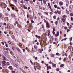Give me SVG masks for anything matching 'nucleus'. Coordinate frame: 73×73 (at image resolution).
Here are the masks:
<instances>
[{
	"mask_svg": "<svg viewBox=\"0 0 73 73\" xmlns=\"http://www.w3.org/2000/svg\"><path fill=\"white\" fill-rule=\"evenodd\" d=\"M44 23H46V20H45V19H44Z\"/></svg>",
	"mask_w": 73,
	"mask_h": 73,
	"instance_id": "nucleus-51",
	"label": "nucleus"
},
{
	"mask_svg": "<svg viewBox=\"0 0 73 73\" xmlns=\"http://www.w3.org/2000/svg\"><path fill=\"white\" fill-rule=\"evenodd\" d=\"M56 70L57 71H59V70H60V69H59V68H57Z\"/></svg>",
	"mask_w": 73,
	"mask_h": 73,
	"instance_id": "nucleus-62",
	"label": "nucleus"
},
{
	"mask_svg": "<svg viewBox=\"0 0 73 73\" xmlns=\"http://www.w3.org/2000/svg\"><path fill=\"white\" fill-rule=\"evenodd\" d=\"M38 50L39 52V53H42V51H41V49H38Z\"/></svg>",
	"mask_w": 73,
	"mask_h": 73,
	"instance_id": "nucleus-18",
	"label": "nucleus"
},
{
	"mask_svg": "<svg viewBox=\"0 0 73 73\" xmlns=\"http://www.w3.org/2000/svg\"><path fill=\"white\" fill-rule=\"evenodd\" d=\"M57 38H55V41L56 42L57 41Z\"/></svg>",
	"mask_w": 73,
	"mask_h": 73,
	"instance_id": "nucleus-45",
	"label": "nucleus"
},
{
	"mask_svg": "<svg viewBox=\"0 0 73 73\" xmlns=\"http://www.w3.org/2000/svg\"><path fill=\"white\" fill-rule=\"evenodd\" d=\"M11 17H13L14 18H15L16 17L15 14H11Z\"/></svg>",
	"mask_w": 73,
	"mask_h": 73,
	"instance_id": "nucleus-6",
	"label": "nucleus"
},
{
	"mask_svg": "<svg viewBox=\"0 0 73 73\" xmlns=\"http://www.w3.org/2000/svg\"><path fill=\"white\" fill-rule=\"evenodd\" d=\"M27 17L28 19H29V14H28L27 15Z\"/></svg>",
	"mask_w": 73,
	"mask_h": 73,
	"instance_id": "nucleus-50",
	"label": "nucleus"
},
{
	"mask_svg": "<svg viewBox=\"0 0 73 73\" xmlns=\"http://www.w3.org/2000/svg\"><path fill=\"white\" fill-rule=\"evenodd\" d=\"M30 62L31 64L33 65V62L31 61V60H30Z\"/></svg>",
	"mask_w": 73,
	"mask_h": 73,
	"instance_id": "nucleus-29",
	"label": "nucleus"
},
{
	"mask_svg": "<svg viewBox=\"0 0 73 73\" xmlns=\"http://www.w3.org/2000/svg\"><path fill=\"white\" fill-rule=\"evenodd\" d=\"M9 28L10 29H12V27L11 26H9Z\"/></svg>",
	"mask_w": 73,
	"mask_h": 73,
	"instance_id": "nucleus-19",
	"label": "nucleus"
},
{
	"mask_svg": "<svg viewBox=\"0 0 73 73\" xmlns=\"http://www.w3.org/2000/svg\"><path fill=\"white\" fill-rule=\"evenodd\" d=\"M64 28L66 30V29H67L68 28L66 27H64Z\"/></svg>",
	"mask_w": 73,
	"mask_h": 73,
	"instance_id": "nucleus-46",
	"label": "nucleus"
},
{
	"mask_svg": "<svg viewBox=\"0 0 73 73\" xmlns=\"http://www.w3.org/2000/svg\"><path fill=\"white\" fill-rule=\"evenodd\" d=\"M55 24L56 25H57V24H58V21H56L55 22Z\"/></svg>",
	"mask_w": 73,
	"mask_h": 73,
	"instance_id": "nucleus-32",
	"label": "nucleus"
},
{
	"mask_svg": "<svg viewBox=\"0 0 73 73\" xmlns=\"http://www.w3.org/2000/svg\"><path fill=\"white\" fill-rule=\"evenodd\" d=\"M2 7L3 8H5V4H3V6H2Z\"/></svg>",
	"mask_w": 73,
	"mask_h": 73,
	"instance_id": "nucleus-42",
	"label": "nucleus"
},
{
	"mask_svg": "<svg viewBox=\"0 0 73 73\" xmlns=\"http://www.w3.org/2000/svg\"><path fill=\"white\" fill-rule=\"evenodd\" d=\"M3 53L5 56L7 54V53L5 52H3Z\"/></svg>",
	"mask_w": 73,
	"mask_h": 73,
	"instance_id": "nucleus-43",
	"label": "nucleus"
},
{
	"mask_svg": "<svg viewBox=\"0 0 73 73\" xmlns=\"http://www.w3.org/2000/svg\"><path fill=\"white\" fill-rule=\"evenodd\" d=\"M70 8H73V5H70Z\"/></svg>",
	"mask_w": 73,
	"mask_h": 73,
	"instance_id": "nucleus-44",
	"label": "nucleus"
},
{
	"mask_svg": "<svg viewBox=\"0 0 73 73\" xmlns=\"http://www.w3.org/2000/svg\"><path fill=\"white\" fill-rule=\"evenodd\" d=\"M53 31H56V29H55V27H53Z\"/></svg>",
	"mask_w": 73,
	"mask_h": 73,
	"instance_id": "nucleus-35",
	"label": "nucleus"
},
{
	"mask_svg": "<svg viewBox=\"0 0 73 73\" xmlns=\"http://www.w3.org/2000/svg\"><path fill=\"white\" fill-rule=\"evenodd\" d=\"M16 63L19 65H20V61H19V60Z\"/></svg>",
	"mask_w": 73,
	"mask_h": 73,
	"instance_id": "nucleus-25",
	"label": "nucleus"
},
{
	"mask_svg": "<svg viewBox=\"0 0 73 73\" xmlns=\"http://www.w3.org/2000/svg\"><path fill=\"white\" fill-rule=\"evenodd\" d=\"M51 56L52 57H54V55L53 54H51Z\"/></svg>",
	"mask_w": 73,
	"mask_h": 73,
	"instance_id": "nucleus-23",
	"label": "nucleus"
},
{
	"mask_svg": "<svg viewBox=\"0 0 73 73\" xmlns=\"http://www.w3.org/2000/svg\"><path fill=\"white\" fill-rule=\"evenodd\" d=\"M34 48L35 49H37V46H36V45H35L34 46Z\"/></svg>",
	"mask_w": 73,
	"mask_h": 73,
	"instance_id": "nucleus-36",
	"label": "nucleus"
},
{
	"mask_svg": "<svg viewBox=\"0 0 73 73\" xmlns=\"http://www.w3.org/2000/svg\"><path fill=\"white\" fill-rule=\"evenodd\" d=\"M72 25H70V26L69 29H71V28H72Z\"/></svg>",
	"mask_w": 73,
	"mask_h": 73,
	"instance_id": "nucleus-54",
	"label": "nucleus"
},
{
	"mask_svg": "<svg viewBox=\"0 0 73 73\" xmlns=\"http://www.w3.org/2000/svg\"><path fill=\"white\" fill-rule=\"evenodd\" d=\"M19 46L21 48H22V44L21 43H20L19 44Z\"/></svg>",
	"mask_w": 73,
	"mask_h": 73,
	"instance_id": "nucleus-14",
	"label": "nucleus"
},
{
	"mask_svg": "<svg viewBox=\"0 0 73 73\" xmlns=\"http://www.w3.org/2000/svg\"><path fill=\"white\" fill-rule=\"evenodd\" d=\"M3 4H2L1 3V4H0V5H1V7H3Z\"/></svg>",
	"mask_w": 73,
	"mask_h": 73,
	"instance_id": "nucleus-40",
	"label": "nucleus"
},
{
	"mask_svg": "<svg viewBox=\"0 0 73 73\" xmlns=\"http://www.w3.org/2000/svg\"><path fill=\"white\" fill-rule=\"evenodd\" d=\"M44 14L45 15H48V12H45L44 13Z\"/></svg>",
	"mask_w": 73,
	"mask_h": 73,
	"instance_id": "nucleus-26",
	"label": "nucleus"
},
{
	"mask_svg": "<svg viewBox=\"0 0 73 73\" xmlns=\"http://www.w3.org/2000/svg\"><path fill=\"white\" fill-rule=\"evenodd\" d=\"M17 61H18V60H17L16 59H15V62L16 63L17 62Z\"/></svg>",
	"mask_w": 73,
	"mask_h": 73,
	"instance_id": "nucleus-39",
	"label": "nucleus"
},
{
	"mask_svg": "<svg viewBox=\"0 0 73 73\" xmlns=\"http://www.w3.org/2000/svg\"><path fill=\"white\" fill-rule=\"evenodd\" d=\"M22 5H23V7L25 9H27V7H25V5L23 4Z\"/></svg>",
	"mask_w": 73,
	"mask_h": 73,
	"instance_id": "nucleus-17",
	"label": "nucleus"
},
{
	"mask_svg": "<svg viewBox=\"0 0 73 73\" xmlns=\"http://www.w3.org/2000/svg\"><path fill=\"white\" fill-rule=\"evenodd\" d=\"M13 1H14L15 3H17V0H13Z\"/></svg>",
	"mask_w": 73,
	"mask_h": 73,
	"instance_id": "nucleus-47",
	"label": "nucleus"
},
{
	"mask_svg": "<svg viewBox=\"0 0 73 73\" xmlns=\"http://www.w3.org/2000/svg\"><path fill=\"white\" fill-rule=\"evenodd\" d=\"M62 17H63V19H65V17H66V16L65 15H64Z\"/></svg>",
	"mask_w": 73,
	"mask_h": 73,
	"instance_id": "nucleus-34",
	"label": "nucleus"
},
{
	"mask_svg": "<svg viewBox=\"0 0 73 73\" xmlns=\"http://www.w3.org/2000/svg\"><path fill=\"white\" fill-rule=\"evenodd\" d=\"M5 50H9V48H6L5 49Z\"/></svg>",
	"mask_w": 73,
	"mask_h": 73,
	"instance_id": "nucleus-61",
	"label": "nucleus"
},
{
	"mask_svg": "<svg viewBox=\"0 0 73 73\" xmlns=\"http://www.w3.org/2000/svg\"><path fill=\"white\" fill-rule=\"evenodd\" d=\"M50 3H48V6L47 7H49L50 6Z\"/></svg>",
	"mask_w": 73,
	"mask_h": 73,
	"instance_id": "nucleus-49",
	"label": "nucleus"
},
{
	"mask_svg": "<svg viewBox=\"0 0 73 73\" xmlns=\"http://www.w3.org/2000/svg\"><path fill=\"white\" fill-rule=\"evenodd\" d=\"M38 14L39 15V16H41V13H38Z\"/></svg>",
	"mask_w": 73,
	"mask_h": 73,
	"instance_id": "nucleus-28",
	"label": "nucleus"
},
{
	"mask_svg": "<svg viewBox=\"0 0 73 73\" xmlns=\"http://www.w3.org/2000/svg\"><path fill=\"white\" fill-rule=\"evenodd\" d=\"M42 28H43V29H44V25H42Z\"/></svg>",
	"mask_w": 73,
	"mask_h": 73,
	"instance_id": "nucleus-37",
	"label": "nucleus"
},
{
	"mask_svg": "<svg viewBox=\"0 0 73 73\" xmlns=\"http://www.w3.org/2000/svg\"><path fill=\"white\" fill-rule=\"evenodd\" d=\"M67 25L68 26H69V23H68V22H67Z\"/></svg>",
	"mask_w": 73,
	"mask_h": 73,
	"instance_id": "nucleus-55",
	"label": "nucleus"
},
{
	"mask_svg": "<svg viewBox=\"0 0 73 73\" xmlns=\"http://www.w3.org/2000/svg\"><path fill=\"white\" fill-rule=\"evenodd\" d=\"M37 4H38V5H36V8H37V7H38V5H39L38 4H40V3H39V2H37Z\"/></svg>",
	"mask_w": 73,
	"mask_h": 73,
	"instance_id": "nucleus-16",
	"label": "nucleus"
},
{
	"mask_svg": "<svg viewBox=\"0 0 73 73\" xmlns=\"http://www.w3.org/2000/svg\"><path fill=\"white\" fill-rule=\"evenodd\" d=\"M29 18L30 20H32L33 19V17L31 15H29Z\"/></svg>",
	"mask_w": 73,
	"mask_h": 73,
	"instance_id": "nucleus-8",
	"label": "nucleus"
},
{
	"mask_svg": "<svg viewBox=\"0 0 73 73\" xmlns=\"http://www.w3.org/2000/svg\"><path fill=\"white\" fill-rule=\"evenodd\" d=\"M59 33H60L59 31H57V34H55V36L56 37H57V36H58L59 35Z\"/></svg>",
	"mask_w": 73,
	"mask_h": 73,
	"instance_id": "nucleus-4",
	"label": "nucleus"
},
{
	"mask_svg": "<svg viewBox=\"0 0 73 73\" xmlns=\"http://www.w3.org/2000/svg\"><path fill=\"white\" fill-rule=\"evenodd\" d=\"M70 31V29H68L67 31V32H69Z\"/></svg>",
	"mask_w": 73,
	"mask_h": 73,
	"instance_id": "nucleus-59",
	"label": "nucleus"
},
{
	"mask_svg": "<svg viewBox=\"0 0 73 73\" xmlns=\"http://www.w3.org/2000/svg\"><path fill=\"white\" fill-rule=\"evenodd\" d=\"M57 12L58 14V15H60L61 14V12L60 11H58V10H57Z\"/></svg>",
	"mask_w": 73,
	"mask_h": 73,
	"instance_id": "nucleus-11",
	"label": "nucleus"
},
{
	"mask_svg": "<svg viewBox=\"0 0 73 73\" xmlns=\"http://www.w3.org/2000/svg\"><path fill=\"white\" fill-rule=\"evenodd\" d=\"M64 64H61L60 65V67H64Z\"/></svg>",
	"mask_w": 73,
	"mask_h": 73,
	"instance_id": "nucleus-21",
	"label": "nucleus"
},
{
	"mask_svg": "<svg viewBox=\"0 0 73 73\" xmlns=\"http://www.w3.org/2000/svg\"><path fill=\"white\" fill-rule=\"evenodd\" d=\"M53 18L54 19H56V16H55V15L54 16H53Z\"/></svg>",
	"mask_w": 73,
	"mask_h": 73,
	"instance_id": "nucleus-33",
	"label": "nucleus"
},
{
	"mask_svg": "<svg viewBox=\"0 0 73 73\" xmlns=\"http://www.w3.org/2000/svg\"><path fill=\"white\" fill-rule=\"evenodd\" d=\"M59 4L60 5H62V3L61 2H59Z\"/></svg>",
	"mask_w": 73,
	"mask_h": 73,
	"instance_id": "nucleus-30",
	"label": "nucleus"
},
{
	"mask_svg": "<svg viewBox=\"0 0 73 73\" xmlns=\"http://www.w3.org/2000/svg\"><path fill=\"white\" fill-rule=\"evenodd\" d=\"M33 1H31V4H33Z\"/></svg>",
	"mask_w": 73,
	"mask_h": 73,
	"instance_id": "nucleus-53",
	"label": "nucleus"
},
{
	"mask_svg": "<svg viewBox=\"0 0 73 73\" xmlns=\"http://www.w3.org/2000/svg\"><path fill=\"white\" fill-rule=\"evenodd\" d=\"M3 14L1 13L0 12V18L1 19H2L3 18Z\"/></svg>",
	"mask_w": 73,
	"mask_h": 73,
	"instance_id": "nucleus-10",
	"label": "nucleus"
},
{
	"mask_svg": "<svg viewBox=\"0 0 73 73\" xmlns=\"http://www.w3.org/2000/svg\"><path fill=\"white\" fill-rule=\"evenodd\" d=\"M43 3H44V4L45 5V4H46V1H45V0H43Z\"/></svg>",
	"mask_w": 73,
	"mask_h": 73,
	"instance_id": "nucleus-22",
	"label": "nucleus"
},
{
	"mask_svg": "<svg viewBox=\"0 0 73 73\" xmlns=\"http://www.w3.org/2000/svg\"><path fill=\"white\" fill-rule=\"evenodd\" d=\"M65 60H66V58H65L63 59L64 62H65Z\"/></svg>",
	"mask_w": 73,
	"mask_h": 73,
	"instance_id": "nucleus-63",
	"label": "nucleus"
},
{
	"mask_svg": "<svg viewBox=\"0 0 73 73\" xmlns=\"http://www.w3.org/2000/svg\"><path fill=\"white\" fill-rule=\"evenodd\" d=\"M70 41H72V37H71L70 38Z\"/></svg>",
	"mask_w": 73,
	"mask_h": 73,
	"instance_id": "nucleus-64",
	"label": "nucleus"
},
{
	"mask_svg": "<svg viewBox=\"0 0 73 73\" xmlns=\"http://www.w3.org/2000/svg\"><path fill=\"white\" fill-rule=\"evenodd\" d=\"M31 22L32 23H34V21H33V20H31Z\"/></svg>",
	"mask_w": 73,
	"mask_h": 73,
	"instance_id": "nucleus-48",
	"label": "nucleus"
},
{
	"mask_svg": "<svg viewBox=\"0 0 73 73\" xmlns=\"http://www.w3.org/2000/svg\"><path fill=\"white\" fill-rule=\"evenodd\" d=\"M14 66L15 67H16V68H18V65L17 64H14Z\"/></svg>",
	"mask_w": 73,
	"mask_h": 73,
	"instance_id": "nucleus-15",
	"label": "nucleus"
},
{
	"mask_svg": "<svg viewBox=\"0 0 73 73\" xmlns=\"http://www.w3.org/2000/svg\"><path fill=\"white\" fill-rule=\"evenodd\" d=\"M2 65L3 66H6V62L5 60H3L2 62Z\"/></svg>",
	"mask_w": 73,
	"mask_h": 73,
	"instance_id": "nucleus-3",
	"label": "nucleus"
},
{
	"mask_svg": "<svg viewBox=\"0 0 73 73\" xmlns=\"http://www.w3.org/2000/svg\"><path fill=\"white\" fill-rule=\"evenodd\" d=\"M46 28H50V24L48 22H47L46 23Z\"/></svg>",
	"mask_w": 73,
	"mask_h": 73,
	"instance_id": "nucleus-2",
	"label": "nucleus"
},
{
	"mask_svg": "<svg viewBox=\"0 0 73 73\" xmlns=\"http://www.w3.org/2000/svg\"><path fill=\"white\" fill-rule=\"evenodd\" d=\"M21 3L22 4H24V2L23 1H21Z\"/></svg>",
	"mask_w": 73,
	"mask_h": 73,
	"instance_id": "nucleus-58",
	"label": "nucleus"
},
{
	"mask_svg": "<svg viewBox=\"0 0 73 73\" xmlns=\"http://www.w3.org/2000/svg\"><path fill=\"white\" fill-rule=\"evenodd\" d=\"M47 67H48V68L50 69H52V68H51L50 66H47Z\"/></svg>",
	"mask_w": 73,
	"mask_h": 73,
	"instance_id": "nucleus-38",
	"label": "nucleus"
},
{
	"mask_svg": "<svg viewBox=\"0 0 73 73\" xmlns=\"http://www.w3.org/2000/svg\"><path fill=\"white\" fill-rule=\"evenodd\" d=\"M10 7H11L12 9H13V10H15V11H18V10H17V7L11 4L10 5Z\"/></svg>",
	"mask_w": 73,
	"mask_h": 73,
	"instance_id": "nucleus-1",
	"label": "nucleus"
},
{
	"mask_svg": "<svg viewBox=\"0 0 73 73\" xmlns=\"http://www.w3.org/2000/svg\"><path fill=\"white\" fill-rule=\"evenodd\" d=\"M8 42L9 44H12V42H11V41L9 40L8 41Z\"/></svg>",
	"mask_w": 73,
	"mask_h": 73,
	"instance_id": "nucleus-31",
	"label": "nucleus"
},
{
	"mask_svg": "<svg viewBox=\"0 0 73 73\" xmlns=\"http://www.w3.org/2000/svg\"><path fill=\"white\" fill-rule=\"evenodd\" d=\"M11 37L13 39H15V36L14 35L12 36Z\"/></svg>",
	"mask_w": 73,
	"mask_h": 73,
	"instance_id": "nucleus-24",
	"label": "nucleus"
},
{
	"mask_svg": "<svg viewBox=\"0 0 73 73\" xmlns=\"http://www.w3.org/2000/svg\"><path fill=\"white\" fill-rule=\"evenodd\" d=\"M70 45L71 46V45H72V42H70Z\"/></svg>",
	"mask_w": 73,
	"mask_h": 73,
	"instance_id": "nucleus-60",
	"label": "nucleus"
},
{
	"mask_svg": "<svg viewBox=\"0 0 73 73\" xmlns=\"http://www.w3.org/2000/svg\"><path fill=\"white\" fill-rule=\"evenodd\" d=\"M52 33L53 35H54L55 34V32H54V31H52Z\"/></svg>",
	"mask_w": 73,
	"mask_h": 73,
	"instance_id": "nucleus-52",
	"label": "nucleus"
},
{
	"mask_svg": "<svg viewBox=\"0 0 73 73\" xmlns=\"http://www.w3.org/2000/svg\"><path fill=\"white\" fill-rule=\"evenodd\" d=\"M16 49H17V50L18 51V52H20V53H22V52H21V50H20L19 48L17 47L16 48Z\"/></svg>",
	"mask_w": 73,
	"mask_h": 73,
	"instance_id": "nucleus-5",
	"label": "nucleus"
},
{
	"mask_svg": "<svg viewBox=\"0 0 73 73\" xmlns=\"http://www.w3.org/2000/svg\"><path fill=\"white\" fill-rule=\"evenodd\" d=\"M8 68L9 69H10V70H13V68L11 66H9L8 67Z\"/></svg>",
	"mask_w": 73,
	"mask_h": 73,
	"instance_id": "nucleus-7",
	"label": "nucleus"
},
{
	"mask_svg": "<svg viewBox=\"0 0 73 73\" xmlns=\"http://www.w3.org/2000/svg\"><path fill=\"white\" fill-rule=\"evenodd\" d=\"M15 23L17 24H18L19 23V22H17V21H16L15 22Z\"/></svg>",
	"mask_w": 73,
	"mask_h": 73,
	"instance_id": "nucleus-56",
	"label": "nucleus"
},
{
	"mask_svg": "<svg viewBox=\"0 0 73 73\" xmlns=\"http://www.w3.org/2000/svg\"><path fill=\"white\" fill-rule=\"evenodd\" d=\"M57 5H54V8H57Z\"/></svg>",
	"mask_w": 73,
	"mask_h": 73,
	"instance_id": "nucleus-41",
	"label": "nucleus"
},
{
	"mask_svg": "<svg viewBox=\"0 0 73 73\" xmlns=\"http://www.w3.org/2000/svg\"><path fill=\"white\" fill-rule=\"evenodd\" d=\"M62 21H63V22H65V19L64 18H62Z\"/></svg>",
	"mask_w": 73,
	"mask_h": 73,
	"instance_id": "nucleus-27",
	"label": "nucleus"
},
{
	"mask_svg": "<svg viewBox=\"0 0 73 73\" xmlns=\"http://www.w3.org/2000/svg\"><path fill=\"white\" fill-rule=\"evenodd\" d=\"M45 65L46 66H49V65H48V64H46V63H45Z\"/></svg>",
	"mask_w": 73,
	"mask_h": 73,
	"instance_id": "nucleus-57",
	"label": "nucleus"
},
{
	"mask_svg": "<svg viewBox=\"0 0 73 73\" xmlns=\"http://www.w3.org/2000/svg\"><path fill=\"white\" fill-rule=\"evenodd\" d=\"M36 68L38 69H40L41 67L40 66L37 65V66H36Z\"/></svg>",
	"mask_w": 73,
	"mask_h": 73,
	"instance_id": "nucleus-9",
	"label": "nucleus"
},
{
	"mask_svg": "<svg viewBox=\"0 0 73 73\" xmlns=\"http://www.w3.org/2000/svg\"><path fill=\"white\" fill-rule=\"evenodd\" d=\"M2 58L3 60H6V58L4 56H3Z\"/></svg>",
	"mask_w": 73,
	"mask_h": 73,
	"instance_id": "nucleus-12",
	"label": "nucleus"
},
{
	"mask_svg": "<svg viewBox=\"0 0 73 73\" xmlns=\"http://www.w3.org/2000/svg\"><path fill=\"white\" fill-rule=\"evenodd\" d=\"M9 65V62H7L6 64V65L8 66Z\"/></svg>",
	"mask_w": 73,
	"mask_h": 73,
	"instance_id": "nucleus-20",
	"label": "nucleus"
},
{
	"mask_svg": "<svg viewBox=\"0 0 73 73\" xmlns=\"http://www.w3.org/2000/svg\"><path fill=\"white\" fill-rule=\"evenodd\" d=\"M17 26H18L19 28H21L22 27L21 25V24H18L17 25Z\"/></svg>",
	"mask_w": 73,
	"mask_h": 73,
	"instance_id": "nucleus-13",
	"label": "nucleus"
}]
</instances>
